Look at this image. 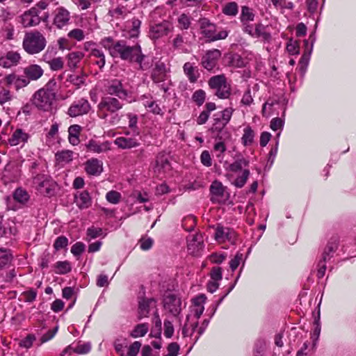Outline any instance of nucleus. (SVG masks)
Returning a JSON list of instances; mask_svg holds the SVG:
<instances>
[{
	"mask_svg": "<svg viewBox=\"0 0 356 356\" xmlns=\"http://www.w3.org/2000/svg\"><path fill=\"white\" fill-rule=\"evenodd\" d=\"M100 44L108 51L113 58H120L130 63H136L143 70L149 68V65L143 63L145 56L138 42L131 44L124 40H115L112 37H105L101 40Z\"/></svg>",
	"mask_w": 356,
	"mask_h": 356,
	"instance_id": "nucleus-1",
	"label": "nucleus"
},
{
	"mask_svg": "<svg viewBox=\"0 0 356 356\" xmlns=\"http://www.w3.org/2000/svg\"><path fill=\"white\" fill-rule=\"evenodd\" d=\"M47 46L44 35L38 31L26 32L22 41V48L29 55H35L41 53Z\"/></svg>",
	"mask_w": 356,
	"mask_h": 356,
	"instance_id": "nucleus-2",
	"label": "nucleus"
},
{
	"mask_svg": "<svg viewBox=\"0 0 356 356\" xmlns=\"http://www.w3.org/2000/svg\"><path fill=\"white\" fill-rule=\"evenodd\" d=\"M250 161L241 153H237L234 157V161L226 168L227 170L232 172H238L242 170V175L238 176L234 181L233 184L237 188H242L246 183L250 172L246 168L249 165Z\"/></svg>",
	"mask_w": 356,
	"mask_h": 356,
	"instance_id": "nucleus-3",
	"label": "nucleus"
},
{
	"mask_svg": "<svg viewBox=\"0 0 356 356\" xmlns=\"http://www.w3.org/2000/svg\"><path fill=\"white\" fill-rule=\"evenodd\" d=\"M29 181L30 186L43 196L51 197L56 193L57 184L47 175L38 173Z\"/></svg>",
	"mask_w": 356,
	"mask_h": 356,
	"instance_id": "nucleus-4",
	"label": "nucleus"
},
{
	"mask_svg": "<svg viewBox=\"0 0 356 356\" xmlns=\"http://www.w3.org/2000/svg\"><path fill=\"white\" fill-rule=\"evenodd\" d=\"M200 29L201 35L207 42L224 40L228 36L227 30L218 27L207 18L200 19Z\"/></svg>",
	"mask_w": 356,
	"mask_h": 356,
	"instance_id": "nucleus-5",
	"label": "nucleus"
},
{
	"mask_svg": "<svg viewBox=\"0 0 356 356\" xmlns=\"http://www.w3.org/2000/svg\"><path fill=\"white\" fill-rule=\"evenodd\" d=\"M121 99L112 96H106L101 99L97 105V113L102 119H106L109 114H113L123 108Z\"/></svg>",
	"mask_w": 356,
	"mask_h": 356,
	"instance_id": "nucleus-6",
	"label": "nucleus"
},
{
	"mask_svg": "<svg viewBox=\"0 0 356 356\" xmlns=\"http://www.w3.org/2000/svg\"><path fill=\"white\" fill-rule=\"evenodd\" d=\"M55 97V92H51L47 89H39L33 95L32 102L38 109L47 111L51 109Z\"/></svg>",
	"mask_w": 356,
	"mask_h": 356,
	"instance_id": "nucleus-7",
	"label": "nucleus"
},
{
	"mask_svg": "<svg viewBox=\"0 0 356 356\" xmlns=\"http://www.w3.org/2000/svg\"><path fill=\"white\" fill-rule=\"evenodd\" d=\"M209 87L215 90V95L220 99H227L231 95V87L224 74L216 75L209 80Z\"/></svg>",
	"mask_w": 356,
	"mask_h": 356,
	"instance_id": "nucleus-8",
	"label": "nucleus"
},
{
	"mask_svg": "<svg viewBox=\"0 0 356 356\" xmlns=\"http://www.w3.org/2000/svg\"><path fill=\"white\" fill-rule=\"evenodd\" d=\"M90 108V104L87 99H80L71 104L68 108L67 113L70 117L75 118L87 114Z\"/></svg>",
	"mask_w": 356,
	"mask_h": 356,
	"instance_id": "nucleus-9",
	"label": "nucleus"
},
{
	"mask_svg": "<svg viewBox=\"0 0 356 356\" xmlns=\"http://www.w3.org/2000/svg\"><path fill=\"white\" fill-rule=\"evenodd\" d=\"M173 27L172 24L166 20L161 23L155 24L150 26L149 37L152 39H159L165 35H167L172 31Z\"/></svg>",
	"mask_w": 356,
	"mask_h": 356,
	"instance_id": "nucleus-10",
	"label": "nucleus"
},
{
	"mask_svg": "<svg viewBox=\"0 0 356 356\" xmlns=\"http://www.w3.org/2000/svg\"><path fill=\"white\" fill-rule=\"evenodd\" d=\"M214 238L219 243H222L226 241L234 243L236 238V234L233 229L229 227L218 225L216 228Z\"/></svg>",
	"mask_w": 356,
	"mask_h": 356,
	"instance_id": "nucleus-11",
	"label": "nucleus"
},
{
	"mask_svg": "<svg viewBox=\"0 0 356 356\" xmlns=\"http://www.w3.org/2000/svg\"><path fill=\"white\" fill-rule=\"evenodd\" d=\"M3 82L8 86H14L16 90L24 88L30 83L24 75H18L15 73L6 75L3 78Z\"/></svg>",
	"mask_w": 356,
	"mask_h": 356,
	"instance_id": "nucleus-12",
	"label": "nucleus"
},
{
	"mask_svg": "<svg viewBox=\"0 0 356 356\" xmlns=\"http://www.w3.org/2000/svg\"><path fill=\"white\" fill-rule=\"evenodd\" d=\"M221 56V52L217 49L208 51L202 58L201 64L204 68L211 71L217 65L218 59Z\"/></svg>",
	"mask_w": 356,
	"mask_h": 356,
	"instance_id": "nucleus-13",
	"label": "nucleus"
},
{
	"mask_svg": "<svg viewBox=\"0 0 356 356\" xmlns=\"http://www.w3.org/2000/svg\"><path fill=\"white\" fill-rule=\"evenodd\" d=\"M106 91L110 96L115 95L122 101L126 100L128 97V91L124 88L121 81L117 79L108 83Z\"/></svg>",
	"mask_w": 356,
	"mask_h": 356,
	"instance_id": "nucleus-14",
	"label": "nucleus"
},
{
	"mask_svg": "<svg viewBox=\"0 0 356 356\" xmlns=\"http://www.w3.org/2000/svg\"><path fill=\"white\" fill-rule=\"evenodd\" d=\"M20 19L22 24L26 28L36 26L40 22V17L35 8H31L29 10L25 11L20 16Z\"/></svg>",
	"mask_w": 356,
	"mask_h": 356,
	"instance_id": "nucleus-15",
	"label": "nucleus"
},
{
	"mask_svg": "<svg viewBox=\"0 0 356 356\" xmlns=\"http://www.w3.org/2000/svg\"><path fill=\"white\" fill-rule=\"evenodd\" d=\"M22 57L19 53L14 51H9L0 57V66L3 68H11L17 66Z\"/></svg>",
	"mask_w": 356,
	"mask_h": 356,
	"instance_id": "nucleus-16",
	"label": "nucleus"
},
{
	"mask_svg": "<svg viewBox=\"0 0 356 356\" xmlns=\"http://www.w3.org/2000/svg\"><path fill=\"white\" fill-rule=\"evenodd\" d=\"M243 31L252 37L261 38L264 40H269L270 39V34L266 31V27L260 23L255 24L254 27L252 25L247 26Z\"/></svg>",
	"mask_w": 356,
	"mask_h": 356,
	"instance_id": "nucleus-17",
	"label": "nucleus"
},
{
	"mask_svg": "<svg viewBox=\"0 0 356 356\" xmlns=\"http://www.w3.org/2000/svg\"><path fill=\"white\" fill-rule=\"evenodd\" d=\"M23 73L29 81L31 82L40 79L44 74V70L38 64H31L23 68Z\"/></svg>",
	"mask_w": 356,
	"mask_h": 356,
	"instance_id": "nucleus-18",
	"label": "nucleus"
},
{
	"mask_svg": "<svg viewBox=\"0 0 356 356\" xmlns=\"http://www.w3.org/2000/svg\"><path fill=\"white\" fill-rule=\"evenodd\" d=\"M191 237L188 240V250L191 254L197 255L204 247L203 236L200 234H197Z\"/></svg>",
	"mask_w": 356,
	"mask_h": 356,
	"instance_id": "nucleus-19",
	"label": "nucleus"
},
{
	"mask_svg": "<svg viewBox=\"0 0 356 356\" xmlns=\"http://www.w3.org/2000/svg\"><path fill=\"white\" fill-rule=\"evenodd\" d=\"M85 170L91 176H99L103 171V163L97 159H91L85 163Z\"/></svg>",
	"mask_w": 356,
	"mask_h": 356,
	"instance_id": "nucleus-20",
	"label": "nucleus"
},
{
	"mask_svg": "<svg viewBox=\"0 0 356 356\" xmlns=\"http://www.w3.org/2000/svg\"><path fill=\"white\" fill-rule=\"evenodd\" d=\"M183 71L184 74L188 78L191 83H195L197 81L200 76V73L197 66L195 63L186 62L183 66Z\"/></svg>",
	"mask_w": 356,
	"mask_h": 356,
	"instance_id": "nucleus-21",
	"label": "nucleus"
},
{
	"mask_svg": "<svg viewBox=\"0 0 356 356\" xmlns=\"http://www.w3.org/2000/svg\"><path fill=\"white\" fill-rule=\"evenodd\" d=\"M170 169L171 167L168 157L163 154H159L156 156L155 165L154 167V172L160 175L162 174H165L170 171Z\"/></svg>",
	"mask_w": 356,
	"mask_h": 356,
	"instance_id": "nucleus-22",
	"label": "nucleus"
},
{
	"mask_svg": "<svg viewBox=\"0 0 356 356\" xmlns=\"http://www.w3.org/2000/svg\"><path fill=\"white\" fill-rule=\"evenodd\" d=\"M87 151L95 153L101 154L104 153L111 149V143L108 141L99 143L94 140H90L86 145Z\"/></svg>",
	"mask_w": 356,
	"mask_h": 356,
	"instance_id": "nucleus-23",
	"label": "nucleus"
},
{
	"mask_svg": "<svg viewBox=\"0 0 356 356\" xmlns=\"http://www.w3.org/2000/svg\"><path fill=\"white\" fill-rule=\"evenodd\" d=\"M114 144L122 149L135 148L140 145V143L136 138L124 136L116 138Z\"/></svg>",
	"mask_w": 356,
	"mask_h": 356,
	"instance_id": "nucleus-24",
	"label": "nucleus"
},
{
	"mask_svg": "<svg viewBox=\"0 0 356 356\" xmlns=\"http://www.w3.org/2000/svg\"><path fill=\"white\" fill-rule=\"evenodd\" d=\"M30 135L22 129H17L8 139V143L11 146H17L25 144L28 142Z\"/></svg>",
	"mask_w": 356,
	"mask_h": 356,
	"instance_id": "nucleus-25",
	"label": "nucleus"
},
{
	"mask_svg": "<svg viewBox=\"0 0 356 356\" xmlns=\"http://www.w3.org/2000/svg\"><path fill=\"white\" fill-rule=\"evenodd\" d=\"M70 13L64 8H58L56 10L54 18V24L58 28L61 29L67 25L70 21Z\"/></svg>",
	"mask_w": 356,
	"mask_h": 356,
	"instance_id": "nucleus-26",
	"label": "nucleus"
},
{
	"mask_svg": "<svg viewBox=\"0 0 356 356\" xmlns=\"http://www.w3.org/2000/svg\"><path fill=\"white\" fill-rule=\"evenodd\" d=\"M151 78L155 83H160L165 80L166 69L165 65L162 62H157L152 70Z\"/></svg>",
	"mask_w": 356,
	"mask_h": 356,
	"instance_id": "nucleus-27",
	"label": "nucleus"
},
{
	"mask_svg": "<svg viewBox=\"0 0 356 356\" xmlns=\"http://www.w3.org/2000/svg\"><path fill=\"white\" fill-rule=\"evenodd\" d=\"M339 245V238L337 236L332 237L327 242L324 251L322 254V258L324 261L330 259L334 252L337 250Z\"/></svg>",
	"mask_w": 356,
	"mask_h": 356,
	"instance_id": "nucleus-28",
	"label": "nucleus"
},
{
	"mask_svg": "<svg viewBox=\"0 0 356 356\" xmlns=\"http://www.w3.org/2000/svg\"><path fill=\"white\" fill-rule=\"evenodd\" d=\"M254 19V14L252 9L248 6H243L241 7V13L240 20L243 26V30H245L247 26H250V22H253Z\"/></svg>",
	"mask_w": 356,
	"mask_h": 356,
	"instance_id": "nucleus-29",
	"label": "nucleus"
},
{
	"mask_svg": "<svg viewBox=\"0 0 356 356\" xmlns=\"http://www.w3.org/2000/svg\"><path fill=\"white\" fill-rule=\"evenodd\" d=\"M206 300L207 297L204 294H200L192 300L193 312L197 319L200 317L204 310V305Z\"/></svg>",
	"mask_w": 356,
	"mask_h": 356,
	"instance_id": "nucleus-30",
	"label": "nucleus"
},
{
	"mask_svg": "<svg viewBox=\"0 0 356 356\" xmlns=\"http://www.w3.org/2000/svg\"><path fill=\"white\" fill-rule=\"evenodd\" d=\"M90 58L93 59L94 63L100 69H102L106 64V57L104 51L97 48H92L89 54Z\"/></svg>",
	"mask_w": 356,
	"mask_h": 356,
	"instance_id": "nucleus-31",
	"label": "nucleus"
},
{
	"mask_svg": "<svg viewBox=\"0 0 356 356\" xmlns=\"http://www.w3.org/2000/svg\"><path fill=\"white\" fill-rule=\"evenodd\" d=\"M83 57L84 54L81 51H72L68 54L66 56L67 66L70 70H75Z\"/></svg>",
	"mask_w": 356,
	"mask_h": 356,
	"instance_id": "nucleus-32",
	"label": "nucleus"
},
{
	"mask_svg": "<svg viewBox=\"0 0 356 356\" xmlns=\"http://www.w3.org/2000/svg\"><path fill=\"white\" fill-rule=\"evenodd\" d=\"M76 203L80 209L88 208L91 204V199L88 192L84 191L75 195Z\"/></svg>",
	"mask_w": 356,
	"mask_h": 356,
	"instance_id": "nucleus-33",
	"label": "nucleus"
},
{
	"mask_svg": "<svg viewBox=\"0 0 356 356\" xmlns=\"http://www.w3.org/2000/svg\"><path fill=\"white\" fill-rule=\"evenodd\" d=\"M73 156L74 152L72 151L66 149L58 152L55 155V158L58 164L63 165L72 161Z\"/></svg>",
	"mask_w": 356,
	"mask_h": 356,
	"instance_id": "nucleus-34",
	"label": "nucleus"
},
{
	"mask_svg": "<svg viewBox=\"0 0 356 356\" xmlns=\"http://www.w3.org/2000/svg\"><path fill=\"white\" fill-rule=\"evenodd\" d=\"M213 120L214 122L211 128V131L213 133H217V138L222 140V136H219V134L223 131L224 128L227 124L225 123L218 115H215Z\"/></svg>",
	"mask_w": 356,
	"mask_h": 356,
	"instance_id": "nucleus-35",
	"label": "nucleus"
},
{
	"mask_svg": "<svg viewBox=\"0 0 356 356\" xmlns=\"http://www.w3.org/2000/svg\"><path fill=\"white\" fill-rule=\"evenodd\" d=\"M143 104L149 112L155 115L163 114L162 109L155 101L147 99V98L144 97L143 99Z\"/></svg>",
	"mask_w": 356,
	"mask_h": 356,
	"instance_id": "nucleus-36",
	"label": "nucleus"
},
{
	"mask_svg": "<svg viewBox=\"0 0 356 356\" xmlns=\"http://www.w3.org/2000/svg\"><path fill=\"white\" fill-rule=\"evenodd\" d=\"M90 348L91 346L88 343L78 344L74 348L71 346H69L65 350H63V353L61 354V356H63L67 353H70L71 351H73L78 354H86L90 350Z\"/></svg>",
	"mask_w": 356,
	"mask_h": 356,
	"instance_id": "nucleus-37",
	"label": "nucleus"
},
{
	"mask_svg": "<svg viewBox=\"0 0 356 356\" xmlns=\"http://www.w3.org/2000/svg\"><path fill=\"white\" fill-rule=\"evenodd\" d=\"M154 302L153 299L143 300L140 302L138 307V318L141 319L147 316L149 309V307L152 303Z\"/></svg>",
	"mask_w": 356,
	"mask_h": 356,
	"instance_id": "nucleus-38",
	"label": "nucleus"
},
{
	"mask_svg": "<svg viewBox=\"0 0 356 356\" xmlns=\"http://www.w3.org/2000/svg\"><path fill=\"white\" fill-rule=\"evenodd\" d=\"M149 330L147 323H140L136 325L130 333V336L133 338L144 337Z\"/></svg>",
	"mask_w": 356,
	"mask_h": 356,
	"instance_id": "nucleus-39",
	"label": "nucleus"
},
{
	"mask_svg": "<svg viewBox=\"0 0 356 356\" xmlns=\"http://www.w3.org/2000/svg\"><path fill=\"white\" fill-rule=\"evenodd\" d=\"M238 6L234 1L227 3L222 8V13L229 17H235L238 14Z\"/></svg>",
	"mask_w": 356,
	"mask_h": 356,
	"instance_id": "nucleus-40",
	"label": "nucleus"
},
{
	"mask_svg": "<svg viewBox=\"0 0 356 356\" xmlns=\"http://www.w3.org/2000/svg\"><path fill=\"white\" fill-rule=\"evenodd\" d=\"M254 136L255 134L253 129L250 127H246L243 130V134L241 138L243 145H250L254 141Z\"/></svg>",
	"mask_w": 356,
	"mask_h": 356,
	"instance_id": "nucleus-41",
	"label": "nucleus"
},
{
	"mask_svg": "<svg viewBox=\"0 0 356 356\" xmlns=\"http://www.w3.org/2000/svg\"><path fill=\"white\" fill-rule=\"evenodd\" d=\"M12 260L10 250L1 248H0V268L5 267Z\"/></svg>",
	"mask_w": 356,
	"mask_h": 356,
	"instance_id": "nucleus-42",
	"label": "nucleus"
},
{
	"mask_svg": "<svg viewBox=\"0 0 356 356\" xmlns=\"http://www.w3.org/2000/svg\"><path fill=\"white\" fill-rule=\"evenodd\" d=\"M13 198L18 202L26 203L29 200V195L24 189L18 188L13 193Z\"/></svg>",
	"mask_w": 356,
	"mask_h": 356,
	"instance_id": "nucleus-43",
	"label": "nucleus"
},
{
	"mask_svg": "<svg viewBox=\"0 0 356 356\" xmlns=\"http://www.w3.org/2000/svg\"><path fill=\"white\" fill-rule=\"evenodd\" d=\"M211 193L216 196L222 197L225 192V187L221 182L214 181L210 186Z\"/></svg>",
	"mask_w": 356,
	"mask_h": 356,
	"instance_id": "nucleus-44",
	"label": "nucleus"
},
{
	"mask_svg": "<svg viewBox=\"0 0 356 356\" xmlns=\"http://www.w3.org/2000/svg\"><path fill=\"white\" fill-rule=\"evenodd\" d=\"M55 272L57 274H65L71 270L70 264L67 261H58L55 264Z\"/></svg>",
	"mask_w": 356,
	"mask_h": 356,
	"instance_id": "nucleus-45",
	"label": "nucleus"
},
{
	"mask_svg": "<svg viewBox=\"0 0 356 356\" xmlns=\"http://www.w3.org/2000/svg\"><path fill=\"white\" fill-rule=\"evenodd\" d=\"M141 22L138 19H133L131 21V29L128 32L129 38H136L140 33Z\"/></svg>",
	"mask_w": 356,
	"mask_h": 356,
	"instance_id": "nucleus-46",
	"label": "nucleus"
},
{
	"mask_svg": "<svg viewBox=\"0 0 356 356\" xmlns=\"http://www.w3.org/2000/svg\"><path fill=\"white\" fill-rule=\"evenodd\" d=\"M178 26L180 29H188L191 24V18L186 14H181L177 19Z\"/></svg>",
	"mask_w": 356,
	"mask_h": 356,
	"instance_id": "nucleus-47",
	"label": "nucleus"
},
{
	"mask_svg": "<svg viewBox=\"0 0 356 356\" xmlns=\"http://www.w3.org/2000/svg\"><path fill=\"white\" fill-rule=\"evenodd\" d=\"M271 2L276 8L281 10H292L294 6L291 1H287L286 0H271Z\"/></svg>",
	"mask_w": 356,
	"mask_h": 356,
	"instance_id": "nucleus-48",
	"label": "nucleus"
},
{
	"mask_svg": "<svg viewBox=\"0 0 356 356\" xmlns=\"http://www.w3.org/2000/svg\"><path fill=\"white\" fill-rule=\"evenodd\" d=\"M86 234L87 236H88L90 239L96 238L102 236H106V234L104 233L102 228L96 227L95 226H92L88 228Z\"/></svg>",
	"mask_w": 356,
	"mask_h": 356,
	"instance_id": "nucleus-49",
	"label": "nucleus"
},
{
	"mask_svg": "<svg viewBox=\"0 0 356 356\" xmlns=\"http://www.w3.org/2000/svg\"><path fill=\"white\" fill-rule=\"evenodd\" d=\"M49 67L52 71H58L62 70L64 67V60L63 58H54L51 62L49 64Z\"/></svg>",
	"mask_w": 356,
	"mask_h": 356,
	"instance_id": "nucleus-50",
	"label": "nucleus"
},
{
	"mask_svg": "<svg viewBox=\"0 0 356 356\" xmlns=\"http://www.w3.org/2000/svg\"><path fill=\"white\" fill-rule=\"evenodd\" d=\"M206 97V93L203 90H196L192 96L193 100L197 104L198 106H201Z\"/></svg>",
	"mask_w": 356,
	"mask_h": 356,
	"instance_id": "nucleus-51",
	"label": "nucleus"
},
{
	"mask_svg": "<svg viewBox=\"0 0 356 356\" xmlns=\"http://www.w3.org/2000/svg\"><path fill=\"white\" fill-rule=\"evenodd\" d=\"M287 51L291 55H296L299 54V44L296 40L290 39L286 45Z\"/></svg>",
	"mask_w": 356,
	"mask_h": 356,
	"instance_id": "nucleus-52",
	"label": "nucleus"
},
{
	"mask_svg": "<svg viewBox=\"0 0 356 356\" xmlns=\"http://www.w3.org/2000/svg\"><path fill=\"white\" fill-rule=\"evenodd\" d=\"M67 81L77 87H80L85 82L83 75L71 74L68 76Z\"/></svg>",
	"mask_w": 356,
	"mask_h": 356,
	"instance_id": "nucleus-53",
	"label": "nucleus"
},
{
	"mask_svg": "<svg viewBox=\"0 0 356 356\" xmlns=\"http://www.w3.org/2000/svg\"><path fill=\"white\" fill-rule=\"evenodd\" d=\"M107 201L112 204H118L121 198V195L116 191H111L106 193Z\"/></svg>",
	"mask_w": 356,
	"mask_h": 356,
	"instance_id": "nucleus-54",
	"label": "nucleus"
},
{
	"mask_svg": "<svg viewBox=\"0 0 356 356\" xmlns=\"http://www.w3.org/2000/svg\"><path fill=\"white\" fill-rule=\"evenodd\" d=\"M141 347V343L139 341H134L131 344L126 353V356H136Z\"/></svg>",
	"mask_w": 356,
	"mask_h": 356,
	"instance_id": "nucleus-55",
	"label": "nucleus"
},
{
	"mask_svg": "<svg viewBox=\"0 0 356 356\" xmlns=\"http://www.w3.org/2000/svg\"><path fill=\"white\" fill-rule=\"evenodd\" d=\"M234 112V109L232 108H226L220 113H218L217 115L223 120V122L226 124H228L229 122L232 114Z\"/></svg>",
	"mask_w": 356,
	"mask_h": 356,
	"instance_id": "nucleus-56",
	"label": "nucleus"
},
{
	"mask_svg": "<svg viewBox=\"0 0 356 356\" xmlns=\"http://www.w3.org/2000/svg\"><path fill=\"white\" fill-rule=\"evenodd\" d=\"M13 95L9 90L3 88L0 91V105L3 106L6 102L11 101Z\"/></svg>",
	"mask_w": 356,
	"mask_h": 356,
	"instance_id": "nucleus-57",
	"label": "nucleus"
},
{
	"mask_svg": "<svg viewBox=\"0 0 356 356\" xmlns=\"http://www.w3.org/2000/svg\"><path fill=\"white\" fill-rule=\"evenodd\" d=\"M68 37L77 41H81L84 39V33L80 29H74L68 33Z\"/></svg>",
	"mask_w": 356,
	"mask_h": 356,
	"instance_id": "nucleus-58",
	"label": "nucleus"
},
{
	"mask_svg": "<svg viewBox=\"0 0 356 356\" xmlns=\"http://www.w3.org/2000/svg\"><path fill=\"white\" fill-rule=\"evenodd\" d=\"M24 300L27 302H33L37 296V292L33 289H30L22 293Z\"/></svg>",
	"mask_w": 356,
	"mask_h": 356,
	"instance_id": "nucleus-59",
	"label": "nucleus"
},
{
	"mask_svg": "<svg viewBox=\"0 0 356 356\" xmlns=\"http://www.w3.org/2000/svg\"><path fill=\"white\" fill-rule=\"evenodd\" d=\"M110 13L111 16L116 18L124 17L127 13V10L124 7L118 6L110 10Z\"/></svg>",
	"mask_w": 356,
	"mask_h": 356,
	"instance_id": "nucleus-60",
	"label": "nucleus"
},
{
	"mask_svg": "<svg viewBox=\"0 0 356 356\" xmlns=\"http://www.w3.org/2000/svg\"><path fill=\"white\" fill-rule=\"evenodd\" d=\"M68 240L65 236H59L54 242V247L56 250L65 248L67 245Z\"/></svg>",
	"mask_w": 356,
	"mask_h": 356,
	"instance_id": "nucleus-61",
	"label": "nucleus"
},
{
	"mask_svg": "<svg viewBox=\"0 0 356 356\" xmlns=\"http://www.w3.org/2000/svg\"><path fill=\"white\" fill-rule=\"evenodd\" d=\"M201 163L207 167H210L212 165V161L210 153L207 150H204L202 152L200 156Z\"/></svg>",
	"mask_w": 356,
	"mask_h": 356,
	"instance_id": "nucleus-62",
	"label": "nucleus"
},
{
	"mask_svg": "<svg viewBox=\"0 0 356 356\" xmlns=\"http://www.w3.org/2000/svg\"><path fill=\"white\" fill-rule=\"evenodd\" d=\"M85 245L81 242H77L71 248V252L75 255L79 256L84 251Z\"/></svg>",
	"mask_w": 356,
	"mask_h": 356,
	"instance_id": "nucleus-63",
	"label": "nucleus"
},
{
	"mask_svg": "<svg viewBox=\"0 0 356 356\" xmlns=\"http://www.w3.org/2000/svg\"><path fill=\"white\" fill-rule=\"evenodd\" d=\"M243 259V254L238 252L234 259L229 262V266L232 271L235 270L240 264V262Z\"/></svg>",
	"mask_w": 356,
	"mask_h": 356,
	"instance_id": "nucleus-64",
	"label": "nucleus"
}]
</instances>
